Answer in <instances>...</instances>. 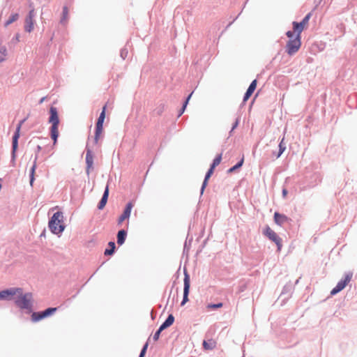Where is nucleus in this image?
Wrapping results in <instances>:
<instances>
[{
  "instance_id": "f257e3e1",
  "label": "nucleus",
  "mask_w": 357,
  "mask_h": 357,
  "mask_svg": "<svg viewBox=\"0 0 357 357\" xmlns=\"http://www.w3.org/2000/svg\"><path fill=\"white\" fill-rule=\"evenodd\" d=\"M50 116L49 118V123L52 124L50 128L51 138L54 141V145L56 144L57 138L59 137V118L57 112V109L54 107H51L50 109Z\"/></svg>"
},
{
  "instance_id": "f03ea898",
  "label": "nucleus",
  "mask_w": 357,
  "mask_h": 357,
  "mask_svg": "<svg viewBox=\"0 0 357 357\" xmlns=\"http://www.w3.org/2000/svg\"><path fill=\"white\" fill-rule=\"evenodd\" d=\"M286 35L289 38L286 45V52L291 56L296 54L301 46V36H294V32L291 31H288Z\"/></svg>"
},
{
  "instance_id": "7ed1b4c3",
  "label": "nucleus",
  "mask_w": 357,
  "mask_h": 357,
  "mask_svg": "<svg viewBox=\"0 0 357 357\" xmlns=\"http://www.w3.org/2000/svg\"><path fill=\"white\" fill-rule=\"evenodd\" d=\"M63 214L61 212L55 213L49 222V227L51 231L55 234H59L64 230V225L62 224Z\"/></svg>"
},
{
  "instance_id": "20e7f679",
  "label": "nucleus",
  "mask_w": 357,
  "mask_h": 357,
  "mask_svg": "<svg viewBox=\"0 0 357 357\" xmlns=\"http://www.w3.org/2000/svg\"><path fill=\"white\" fill-rule=\"evenodd\" d=\"M15 300V305L20 309L31 310L32 307L33 295L31 293L17 294Z\"/></svg>"
},
{
  "instance_id": "39448f33",
  "label": "nucleus",
  "mask_w": 357,
  "mask_h": 357,
  "mask_svg": "<svg viewBox=\"0 0 357 357\" xmlns=\"http://www.w3.org/2000/svg\"><path fill=\"white\" fill-rule=\"evenodd\" d=\"M105 111H106V105L102 107V110L98 119L96 126V132L94 141L96 144H98L99 139L100 138L102 131H103V123L105 119Z\"/></svg>"
},
{
  "instance_id": "423d86ee",
  "label": "nucleus",
  "mask_w": 357,
  "mask_h": 357,
  "mask_svg": "<svg viewBox=\"0 0 357 357\" xmlns=\"http://www.w3.org/2000/svg\"><path fill=\"white\" fill-rule=\"evenodd\" d=\"M264 234L271 241H273L278 247V250H280L282 246V240L279 236L268 226H266L263 231Z\"/></svg>"
},
{
  "instance_id": "0eeeda50",
  "label": "nucleus",
  "mask_w": 357,
  "mask_h": 357,
  "mask_svg": "<svg viewBox=\"0 0 357 357\" xmlns=\"http://www.w3.org/2000/svg\"><path fill=\"white\" fill-rule=\"evenodd\" d=\"M22 293V288H10L0 291V300H12L13 296Z\"/></svg>"
},
{
  "instance_id": "6e6552de",
  "label": "nucleus",
  "mask_w": 357,
  "mask_h": 357,
  "mask_svg": "<svg viewBox=\"0 0 357 357\" xmlns=\"http://www.w3.org/2000/svg\"><path fill=\"white\" fill-rule=\"evenodd\" d=\"M56 307H50L46 309L45 311L39 312H33L31 314V320L33 322H37L47 317H49L56 311Z\"/></svg>"
},
{
  "instance_id": "1a4fd4ad",
  "label": "nucleus",
  "mask_w": 357,
  "mask_h": 357,
  "mask_svg": "<svg viewBox=\"0 0 357 357\" xmlns=\"http://www.w3.org/2000/svg\"><path fill=\"white\" fill-rule=\"evenodd\" d=\"M352 276L353 274L351 273H347L345 275L344 279L339 281L337 285L331 290V294L335 295L344 289L347 284L351 281Z\"/></svg>"
},
{
  "instance_id": "9d476101",
  "label": "nucleus",
  "mask_w": 357,
  "mask_h": 357,
  "mask_svg": "<svg viewBox=\"0 0 357 357\" xmlns=\"http://www.w3.org/2000/svg\"><path fill=\"white\" fill-rule=\"evenodd\" d=\"M24 121H25V119L20 121V123H18V125L17 126L16 131L13 137V158H15V152L17 149L18 139L20 137V132L21 127Z\"/></svg>"
},
{
  "instance_id": "9b49d317",
  "label": "nucleus",
  "mask_w": 357,
  "mask_h": 357,
  "mask_svg": "<svg viewBox=\"0 0 357 357\" xmlns=\"http://www.w3.org/2000/svg\"><path fill=\"white\" fill-rule=\"evenodd\" d=\"M190 282L189 275L185 273L184 278V289H183V298L181 302V305H183L188 301V294L190 291Z\"/></svg>"
},
{
  "instance_id": "f8f14e48",
  "label": "nucleus",
  "mask_w": 357,
  "mask_h": 357,
  "mask_svg": "<svg viewBox=\"0 0 357 357\" xmlns=\"http://www.w3.org/2000/svg\"><path fill=\"white\" fill-rule=\"evenodd\" d=\"M132 207H133V204L132 202H128L127 204L123 214L119 218V220H118L119 225H121L122 222L126 219H128L130 217Z\"/></svg>"
},
{
  "instance_id": "ddd939ff",
  "label": "nucleus",
  "mask_w": 357,
  "mask_h": 357,
  "mask_svg": "<svg viewBox=\"0 0 357 357\" xmlns=\"http://www.w3.org/2000/svg\"><path fill=\"white\" fill-rule=\"evenodd\" d=\"M86 174L89 175L91 169H93V155L90 149H87L86 154Z\"/></svg>"
},
{
  "instance_id": "4468645a",
  "label": "nucleus",
  "mask_w": 357,
  "mask_h": 357,
  "mask_svg": "<svg viewBox=\"0 0 357 357\" xmlns=\"http://www.w3.org/2000/svg\"><path fill=\"white\" fill-rule=\"evenodd\" d=\"M274 220L277 225L281 226L285 222H289L290 219L283 214H280L278 212H275L274 214Z\"/></svg>"
},
{
  "instance_id": "2eb2a0df",
  "label": "nucleus",
  "mask_w": 357,
  "mask_h": 357,
  "mask_svg": "<svg viewBox=\"0 0 357 357\" xmlns=\"http://www.w3.org/2000/svg\"><path fill=\"white\" fill-rule=\"evenodd\" d=\"M257 83V82L256 79L253 80L251 82L250 85L249 86L247 91L245 92V93L244 95L243 102H246L250 98V97L252 96V94L253 93V92L256 89Z\"/></svg>"
},
{
  "instance_id": "dca6fc26",
  "label": "nucleus",
  "mask_w": 357,
  "mask_h": 357,
  "mask_svg": "<svg viewBox=\"0 0 357 357\" xmlns=\"http://www.w3.org/2000/svg\"><path fill=\"white\" fill-rule=\"evenodd\" d=\"M217 347V341L213 338H209L203 341V347L205 350H213Z\"/></svg>"
},
{
  "instance_id": "f3484780",
  "label": "nucleus",
  "mask_w": 357,
  "mask_h": 357,
  "mask_svg": "<svg viewBox=\"0 0 357 357\" xmlns=\"http://www.w3.org/2000/svg\"><path fill=\"white\" fill-rule=\"evenodd\" d=\"M108 196H109V186L107 185L105 188L104 194L102 195V197L98 204V209L102 210L104 208V207L105 206V205L107 204Z\"/></svg>"
},
{
  "instance_id": "a211bd4d",
  "label": "nucleus",
  "mask_w": 357,
  "mask_h": 357,
  "mask_svg": "<svg viewBox=\"0 0 357 357\" xmlns=\"http://www.w3.org/2000/svg\"><path fill=\"white\" fill-rule=\"evenodd\" d=\"M292 25L294 33H296V36H301L302 31L306 28V26L303 25L301 22H293Z\"/></svg>"
},
{
  "instance_id": "6ab92c4d",
  "label": "nucleus",
  "mask_w": 357,
  "mask_h": 357,
  "mask_svg": "<svg viewBox=\"0 0 357 357\" xmlns=\"http://www.w3.org/2000/svg\"><path fill=\"white\" fill-rule=\"evenodd\" d=\"M213 171H214V169H212V167H210V169L207 172V173H206V174L205 176V178L204 180V182L202 183V189H201V194H203L204 190L205 188L207 185L208 179L210 178L211 175L213 174Z\"/></svg>"
},
{
  "instance_id": "aec40b11",
  "label": "nucleus",
  "mask_w": 357,
  "mask_h": 357,
  "mask_svg": "<svg viewBox=\"0 0 357 357\" xmlns=\"http://www.w3.org/2000/svg\"><path fill=\"white\" fill-rule=\"evenodd\" d=\"M34 28V20L31 18H26L24 29L26 31L30 33Z\"/></svg>"
},
{
  "instance_id": "412c9836",
  "label": "nucleus",
  "mask_w": 357,
  "mask_h": 357,
  "mask_svg": "<svg viewBox=\"0 0 357 357\" xmlns=\"http://www.w3.org/2000/svg\"><path fill=\"white\" fill-rule=\"evenodd\" d=\"M174 321V317L169 314L165 321L160 326V330H164L167 327L172 326Z\"/></svg>"
},
{
  "instance_id": "4be33fe9",
  "label": "nucleus",
  "mask_w": 357,
  "mask_h": 357,
  "mask_svg": "<svg viewBox=\"0 0 357 357\" xmlns=\"http://www.w3.org/2000/svg\"><path fill=\"white\" fill-rule=\"evenodd\" d=\"M37 159H38V157L36 156L35 160L33 161V166L31 167V170H30V184L31 186L33 185V183L35 179L34 175H35V171H36V169L37 167Z\"/></svg>"
},
{
  "instance_id": "5701e85b",
  "label": "nucleus",
  "mask_w": 357,
  "mask_h": 357,
  "mask_svg": "<svg viewBox=\"0 0 357 357\" xmlns=\"http://www.w3.org/2000/svg\"><path fill=\"white\" fill-rule=\"evenodd\" d=\"M126 231L123 229L120 230L117 234V243L119 245H122L126 240Z\"/></svg>"
},
{
  "instance_id": "b1692460",
  "label": "nucleus",
  "mask_w": 357,
  "mask_h": 357,
  "mask_svg": "<svg viewBox=\"0 0 357 357\" xmlns=\"http://www.w3.org/2000/svg\"><path fill=\"white\" fill-rule=\"evenodd\" d=\"M222 153H220L215 158V159L213 161V163L211 165V167H212V169H215L218 165L220 164L222 160Z\"/></svg>"
},
{
  "instance_id": "393cba45",
  "label": "nucleus",
  "mask_w": 357,
  "mask_h": 357,
  "mask_svg": "<svg viewBox=\"0 0 357 357\" xmlns=\"http://www.w3.org/2000/svg\"><path fill=\"white\" fill-rule=\"evenodd\" d=\"M109 249H106L105 251V255H111L114 253L115 249V243L114 242L109 243Z\"/></svg>"
},
{
  "instance_id": "a878e982",
  "label": "nucleus",
  "mask_w": 357,
  "mask_h": 357,
  "mask_svg": "<svg viewBox=\"0 0 357 357\" xmlns=\"http://www.w3.org/2000/svg\"><path fill=\"white\" fill-rule=\"evenodd\" d=\"M7 55V50L4 46H0V63L6 59Z\"/></svg>"
},
{
  "instance_id": "bb28decb",
  "label": "nucleus",
  "mask_w": 357,
  "mask_h": 357,
  "mask_svg": "<svg viewBox=\"0 0 357 357\" xmlns=\"http://www.w3.org/2000/svg\"><path fill=\"white\" fill-rule=\"evenodd\" d=\"M19 17V15L17 13H15L10 15V17L8 18V20L6 22L5 26H7L12 24L13 22H15Z\"/></svg>"
},
{
  "instance_id": "cd10ccee",
  "label": "nucleus",
  "mask_w": 357,
  "mask_h": 357,
  "mask_svg": "<svg viewBox=\"0 0 357 357\" xmlns=\"http://www.w3.org/2000/svg\"><path fill=\"white\" fill-rule=\"evenodd\" d=\"M284 138L283 137L282 139L281 142H280V144H279V153L277 155L276 158H279L282 155V153L284 151V150L286 149L285 144L284 143Z\"/></svg>"
},
{
  "instance_id": "c85d7f7f",
  "label": "nucleus",
  "mask_w": 357,
  "mask_h": 357,
  "mask_svg": "<svg viewBox=\"0 0 357 357\" xmlns=\"http://www.w3.org/2000/svg\"><path fill=\"white\" fill-rule=\"evenodd\" d=\"M243 162H244V158L243 157L241 158V160L236 165H234V167H231L229 170H228V172L231 173V172H234L236 169L240 168L243 164Z\"/></svg>"
},
{
  "instance_id": "c756f323",
  "label": "nucleus",
  "mask_w": 357,
  "mask_h": 357,
  "mask_svg": "<svg viewBox=\"0 0 357 357\" xmlns=\"http://www.w3.org/2000/svg\"><path fill=\"white\" fill-rule=\"evenodd\" d=\"M311 17V13H308L303 19V20L301 22V23L304 25L305 26H307L308 25V23H309V20Z\"/></svg>"
},
{
  "instance_id": "7c9ffc66",
  "label": "nucleus",
  "mask_w": 357,
  "mask_h": 357,
  "mask_svg": "<svg viewBox=\"0 0 357 357\" xmlns=\"http://www.w3.org/2000/svg\"><path fill=\"white\" fill-rule=\"evenodd\" d=\"M223 305V304L222 303H218L217 304H208L207 306H206V308L208 310H211V309H216V308H220V307H222Z\"/></svg>"
},
{
  "instance_id": "2f4dec72",
  "label": "nucleus",
  "mask_w": 357,
  "mask_h": 357,
  "mask_svg": "<svg viewBox=\"0 0 357 357\" xmlns=\"http://www.w3.org/2000/svg\"><path fill=\"white\" fill-rule=\"evenodd\" d=\"M192 95V93H191L188 96V97L187 98V99H186V100L185 101V102H184V104H183V107H182V109H181V112H180V114H179V115H178V116H181V115L184 112L185 109V107H186V106H187V105H188V101H189L190 98H191Z\"/></svg>"
},
{
  "instance_id": "473e14b6",
  "label": "nucleus",
  "mask_w": 357,
  "mask_h": 357,
  "mask_svg": "<svg viewBox=\"0 0 357 357\" xmlns=\"http://www.w3.org/2000/svg\"><path fill=\"white\" fill-rule=\"evenodd\" d=\"M148 342H146L144 346L143 347L142 351H141V353L139 354V357H144L145 356V354L146 352V350H147V348H148Z\"/></svg>"
},
{
  "instance_id": "72a5a7b5",
  "label": "nucleus",
  "mask_w": 357,
  "mask_h": 357,
  "mask_svg": "<svg viewBox=\"0 0 357 357\" xmlns=\"http://www.w3.org/2000/svg\"><path fill=\"white\" fill-rule=\"evenodd\" d=\"M163 330H160V327L159 328V329L155 333V334L153 335V340L154 341H158V340L159 339L160 337V333Z\"/></svg>"
},
{
  "instance_id": "f704fd0d",
  "label": "nucleus",
  "mask_w": 357,
  "mask_h": 357,
  "mask_svg": "<svg viewBox=\"0 0 357 357\" xmlns=\"http://www.w3.org/2000/svg\"><path fill=\"white\" fill-rule=\"evenodd\" d=\"M34 16H35V13H34V10L32 9L29 11V15L28 16L26 17L27 18H31V19H33L34 18Z\"/></svg>"
},
{
  "instance_id": "c9c22d12",
  "label": "nucleus",
  "mask_w": 357,
  "mask_h": 357,
  "mask_svg": "<svg viewBox=\"0 0 357 357\" xmlns=\"http://www.w3.org/2000/svg\"><path fill=\"white\" fill-rule=\"evenodd\" d=\"M63 17H66V16L68 15V8L66 7L63 8Z\"/></svg>"
},
{
  "instance_id": "e433bc0d",
  "label": "nucleus",
  "mask_w": 357,
  "mask_h": 357,
  "mask_svg": "<svg viewBox=\"0 0 357 357\" xmlns=\"http://www.w3.org/2000/svg\"><path fill=\"white\" fill-rule=\"evenodd\" d=\"M287 190L284 188L282 190V195L284 197H285L287 196Z\"/></svg>"
},
{
  "instance_id": "4c0bfd02",
  "label": "nucleus",
  "mask_w": 357,
  "mask_h": 357,
  "mask_svg": "<svg viewBox=\"0 0 357 357\" xmlns=\"http://www.w3.org/2000/svg\"><path fill=\"white\" fill-rule=\"evenodd\" d=\"M38 151H40V146H38Z\"/></svg>"
}]
</instances>
